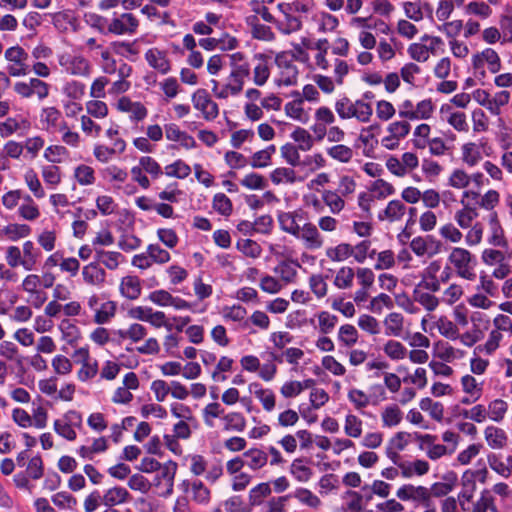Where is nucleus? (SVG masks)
<instances>
[{"label": "nucleus", "mask_w": 512, "mask_h": 512, "mask_svg": "<svg viewBox=\"0 0 512 512\" xmlns=\"http://www.w3.org/2000/svg\"><path fill=\"white\" fill-rule=\"evenodd\" d=\"M52 24L59 32L76 31L78 21L72 11L64 10L52 15Z\"/></svg>", "instance_id": "9"}, {"label": "nucleus", "mask_w": 512, "mask_h": 512, "mask_svg": "<svg viewBox=\"0 0 512 512\" xmlns=\"http://www.w3.org/2000/svg\"><path fill=\"white\" fill-rule=\"evenodd\" d=\"M145 59L148 64L162 74L170 71V63L165 52L152 48L145 53Z\"/></svg>", "instance_id": "11"}, {"label": "nucleus", "mask_w": 512, "mask_h": 512, "mask_svg": "<svg viewBox=\"0 0 512 512\" xmlns=\"http://www.w3.org/2000/svg\"><path fill=\"white\" fill-rule=\"evenodd\" d=\"M401 475L404 478H411L414 475L423 476L428 473L430 465L425 460L417 459L413 462H401L398 464Z\"/></svg>", "instance_id": "13"}, {"label": "nucleus", "mask_w": 512, "mask_h": 512, "mask_svg": "<svg viewBox=\"0 0 512 512\" xmlns=\"http://www.w3.org/2000/svg\"><path fill=\"white\" fill-rule=\"evenodd\" d=\"M159 470L160 472L155 475L151 485L153 484L158 488H162V490L159 492V495L166 498L173 493L177 463L170 460L163 464Z\"/></svg>", "instance_id": "3"}, {"label": "nucleus", "mask_w": 512, "mask_h": 512, "mask_svg": "<svg viewBox=\"0 0 512 512\" xmlns=\"http://www.w3.org/2000/svg\"><path fill=\"white\" fill-rule=\"evenodd\" d=\"M385 354L393 360H400L406 356L407 349L399 341L389 340L384 348Z\"/></svg>", "instance_id": "47"}, {"label": "nucleus", "mask_w": 512, "mask_h": 512, "mask_svg": "<svg viewBox=\"0 0 512 512\" xmlns=\"http://www.w3.org/2000/svg\"><path fill=\"white\" fill-rule=\"evenodd\" d=\"M192 102L194 107L202 112L206 120L210 121L218 116V105L210 99L205 89H198L192 96Z\"/></svg>", "instance_id": "6"}, {"label": "nucleus", "mask_w": 512, "mask_h": 512, "mask_svg": "<svg viewBox=\"0 0 512 512\" xmlns=\"http://www.w3.org/2000/svg\"><path fill=\"white\" fill-rule=\"evenodd\" d=\"M243 458L245 465L248 466L251 470H258L264 467L268 461L267 454L258 448H251L245 451L243 453Z\"/></svg>", "instance_id": "18"}, {"label": "nucleus", "mask_w": 512, "mask_h": 512, "mask_svg": "<svg viewBox=\"0 0 512 512\" xmlns=\"http://www.w3.org/2000/svg\"><path fill=\"white\" fill-rule=\"evenodd\" d=\"M396 496L402 501L411 500L423 505L430 499V491L424 486L405 484L397 490Z\"/></svg>", "instance_id": "7"}, {"label": "nucleus", "mask_w": 512, "mask_h": 512, "mask_svg": "<svg viewBox=\"0 0 512 512\" xmlns=\"http://www.w3.org/2000/svg\"><path fill=\"white\" fill-rule=\"evenodd\" d=\"M67 72L72 75H87L89 72V62L82 56H74Z\"/></svg>", "instance_id": "56"}, {"label": "nucleus", "mask_w": 512, "mask_h": 512, "mask_svg": "<svg viewBox=\"0 0 512 512\" xmlns=\"http://www.w3.org/2000/svg\"><path fill=\"white\" fill-rule=\"evenodd\" d=\"M384 324L386 335L399 336L403 329V316L400 313L392 312L387 315Z\"/></svg>", "instance_id": "30"}, {"label": "nucleus", "mask_w": 512, "mask_h": 512, "mask_svg": "<svg viewBox=\"0 0 512 512\" xmlns=\"http://www.w3.org/2000/svg\"><path fill=\"white\" fill-rule=\"evenodd\" d=\"M61 118V112L55 107L43 108L40 114V122L43 125V128L49 132L59 125V120Z\"/></svg>", "instance_id": "24"}, {"label": "nucleus", "mask_w": 512, "mask_h": 512, "mask_svg": "<svg viewBox=\"0 0 512 512\" xmlns=\"http://www.w3.org/2000/svg\"><path fill=\"white\" fill-rule=\"evenodd\" d=\"M495 499L491 495L490 491L485 489L481 492V496L478 501L474 504L472 512H499L497 506L494 503Z\"/></svg>", "instance_id": "31"}, {"label": "nucleus", "mask_w": 512, "mask_h": 512, "mask_svg": "<svg viewBox=\"0 0 512 512\" xmlns=\"http://www.w3.org/2000/svg\"><path fill=\"white\" fill-rule=\"evenodd\" d=\"M24 179L28 188L36 198H43L45 196V191L37 177V174L32 169L25 173Z\"/></svg>", "instance_id": "52"}, {"label": "nucleus", "mask_w": 512, "mask_h": 512, "mask_svg": "<svg viewBox=\"0 0 512 512\" xmlns=\"http://www.w3.org/2000/svg\"><path fill=\"white\" fill-rule=\"evenodd\" d=\"M115 312L116 303L113 301H107L103 303L98 310H96L94 322L97 324L108 323L109 320L114 317Z\"/></svg>", "instance_id": "37"}, {"label": "nucleus", "mask_w": 512, "mask_h": 512, "mask_svg": "<svg viewBox=\"0 0 512 512\" xmlns=\"http://www.w3.org/2000/svg\"><path fill=\"white\" fill-rule=\"evenodd\" d=\"M271 181L278 185L283 181L287 183H294L296 181V173L291 168L279 167L273 170L270 174Z\"/></svg>", "instance_id": "39"}, {"label": "nucleus", "mask_w": 512, "mask_h": 512, "mask_svg": "<svg viewBox=\"0 0 512 512\" xmlns=\"http://www.w3.org/2000/svg\"><path fill=\"white\" fill-rule=\"evenodd\" d=\"M381 417L384 427H394L402 421L403 414L397 405H390L383 410Z\"/></svg>", "instance_id": "32"}, {"label": "nucleus", "mask_w": 512, "mask_h": 512, "mask_svg": "<svg viewBox=\"0 0 512 512\" xmlns=\"http://www.w3.org/2000/svg\"><path fill=\"white\" fill-rule=\"evenodd\" d=\"M508 410V404L502 399H495L488 405V417L495 421L501 422Z\"/></svg>", "instance_id": "35"}, {"label": "nucleus", "mask_w": 512, "mask_h": 512, "mask_svg": "<svg viewBox=\"0 0 512 512\" xmlns=\"http://www.w3.org/2000/svg\"><path fill=\"white\" fill-rule=\"evenodd\" d=\"M250 393L262 403L263 408L270 412L275 407V395L272 390L262 388L261 384L253 382L249 385Z\"/></svg>", "instance_id": "12"}, {"label": "nucleus", "mask_w": 512, "mask_h": 512, "mask_svg": "<svg viewBox=\"0 0 512 512\" xmlns=\"http://www.w3.org/2000/svg\"><path fill=\"white\" fill-rule=\"evenodd\" d=\"M120 290L124 297L137 299L141 294L140 279L137 276H126L121 280Z\"/></svg>", "instance_id": "19"}, {"label": "nucleus", "mask_w": 512, "mask_h": 512, "mask_svg": "<svg viewBox=\"0 0 512 512\" xmlns=\"http://www.w3.org/2000/svg\"><path fill=\"white\" fill-rule=\"evenodd\" d=\"M327 153L330 157L342 163L349 162L353 157L352 149L343 144H338L328 148Z\"/></svg>", "instance_id": "40"}, {"label": "nucleus", "mask_w": 512, "mask_h": 512, "mask_svg": "<svg viewBox=\"0 0 512 512\" xmlns=\"http://www.w3.org/2000/svg\"><path fill=\"white\" fill-rule=\"evenodd\" d=\"M69 156V151L62 145H51L46 148L44 157L52 163H60Z\"/></svg>", "instance_id": "50"}, {"label": "nucleus", "mask_w": 512, "mask_h": 512, "mask_svg": "<svg viewBox=\"0 0 512 512\" xmlns=\"http://www.w3.org/2000/svg\"><path fill=\"white\" fill-rule=\"evenodd\" d=\"M139 22L132 13H123L114 17L108 25V32L115 35H132L136 32Z\"/></svg>", "instance_id": "5"}, {"label": "nucleus", "mask_w": 512, "mask_h": 512, "mask_svg": "<svg viewBox=\"0 0 512 512\" xmlns=\"http://www.w3.org/2000/svg\"><path fill=\"white\" fill-rule=\"evenodd\" d=\"M323 201L327 206H329L331 212L334 214H338L345 205L344 200L333 191H325L323 193Z\"/></svg>", "instance_id": "54"}, {"label": "nucleus", "mask_w": 512, "mask_h": 512, "mask_svg": "<svg viewBox=\"0 0 512 512\" xmlns=\"http://www.w3.org/2000/svg\"><path fill=\"white\" fill-rule=\"evenodd\" d=\"M294 56L290 52H280L275 57V63L281 69L278 85L292 86L297 83L298 68L293 64Z\"/></svg>", "instance_id": "2"}, {"label": "nucleus", "mask_w": 512, "mask_h": 512, "mask_svg": "<svg viewBox=\"0 0 512 512\" xmlns=\"http://www.w3.org/2000/svg\"><path fill=\"white\" fill-rule=\"evenodd\" d=\"M433 111L431 100H423L417 104L416 110L399 111V116L410 120L422 118L428 119Z\"/></svg>", "instance_id": "23"}, {"label": "nucleus", "mask_w": 512, "mask_h": 512, "mask_svg": "<svg viewBox=\"0 0 512 512\" xmlns=\"http://www.w3.org/2000/svg\"><path fill=\"white\" fill-rule=\"evenodd\" d=\"M280 151L281 156L291 166H298L300 164V155L295 145L286 143L280 148Z\"/></svg>", "instance_id": "62"}, {"label": "nucleus", "mask_w": 512, "mask_h": 512, "mask_svg": "<svg viewBox=\"0 0 512 512\" xmlns=\"http://www.w3.org/2000/svg\"><path fill=\"white\" fill-rule=\"evenodd\" d=\"M444 479L447 481L445 483L443 482H436L434 483L428 490L430 491V498L432 496L434 497H443L448 495L454 488L455 482H456V475L454 473H450L449 475H446Z\"/></svg>", "instance_id": "26"}, {"label": "nucleus", "mask_w": 512, "mask_h": 512, "mask_svg": "<svg viewBox=\"0 0 512 512\" xmlns=\"http://www.w3.org/2000/svg\"><path fill=\"white\" fill-rule=\"evenodd\" d=\"M0 356L14 361L18 368H22L24 357L19 354L18 347L11 341H3L0 344Z\"/></svg>", "instance_id": "27"}, {"label": "nucleus", "mask_w": 512, "mask_h": 512, "mask_svg": "<svg viewBox=\"0 0 512 512\" xmlns=\"http://www.w3.org/2000/svg\"><path fill=\"white\" fill-rule=\"evenodd\" d=\"M82 275L87 284L100 285L105 281L106 272L97 265V262H91L83 267Z\"/></svg>", "instance_id": "16"}, {"label": "nucleus", "mask_w": 512, "mask_h": 512, "mask_svg": "<svg viewBox=\"0 0 512 512\" xmlns=\"http://www.w3.org/2000/svg\"><path fill=\"white\" fill-rule=\"evenodd\" d=\"M319 330L323 334L330 333L337 324L338 318L327 311H322L318 315Z\"/></svg>", "instance_id": "57"}, {"label": "nucleus", "mask_w": 512, "mask_h": 512, "mask_svg": "<svg viewBox=\"0 0 512 512\" xmlns=\"http://www.w3.org/2000/svg\"><path fill=\"white\" fill-rule=\"evenodd\" d=\"M289 496L294 497L301 504H303L309 508H312V509H318L322 504L320 498L316 494H314L309 489L303 488V487L297 488L294 491V493Z\"/></svg>", "instance_id": "21"}, {"label": "nucleus", "mask_w": 512, "mask_h": 512, "mask_svg": "<svg viewBox=\"0 0 512 512\" xmlns=\"http://www.w3.org/2000/svg\"><path fill=\"white\" fill-rule=\"evenodd\" d=\"M40 252L35 249L34 243L30 240L23 244V268L27 271L32 270L36 263Z\"/></svg>", "instance_id": "33"}, {"label": "nucleus", "mask_w": 512, "mask_h": 512, "mask_svg": "<svg viewBox=\"0 0 512 512\" xmlns=\"http://www.w3.org/2000/svg\"><path fill=\"white\" fill-rule=\"evenodd\" d=\"M481 57L488 64V68L491 73H497L500 70V57L494 49L486 48L481 52Z\"/></svg>", "instance_id": "61"}, {"label": "nucleus", "mask_w": 512, "mask_h": 512, "mask_svg": "<svg viewBox=\"0 0 512 512\" xmlns=\"http://www.w3.org/2000/svg\"><path fill=\"white\" fill-rule=\"evenodd\" d=\"M237 248L244 255L257 258L261 253V247L251 239H243L237 242Z\"/></svg>", "instance_id": "59"}, {"label": "nucleus", "mask_w": 512, "mask_h": 512, "mask_svg": "<svg viewBox=\"0 0 512 512\" xmlns=\"http://www.w3.org/2000/svg\"><path fill=\"white\" fill-rule=\"evenodd\" d=\"M139 164L143 170L149 173L153 178H158L162 175V169L159 163L150 156H143L139 160Z\"/></svg>", "instance_id": "63"}, {"label": "nucleus", "mask_w": 512, "mask_h": 512, "mask_svg": "<svg viewBox=\"0 0 512 512\" xmlns=\"http://www.w3.org/2000/svg\"><path fill=\"white\" fill-rule=\"evenodd\" d=\"M306 461L307 460L305 458H296L290 466V473L299 482H308L313 475L312 469L305 465Z\"/></svg>", "instance_id": "25"}, {"label": "nucleus", "mask_w": 512, "mask_h": 512, "mask_svg": "<svg viewBox=\"0 0 512 512\" xmlns=\"http://www.w3.org/2000/svg\"><path fill=\"white\" fill-rule=\"evenodd\" d=\"M274 271L276 274L280 275L281 279L286 283L293 282L297 275V271L293 264L286 261L279 263V265L275 267Z\"/></svg>", "instance_id": "60"}, {"label": "nucleus", "mask_w": 512, "mask_h": 512, "mask_svg": "<svg viewBox=\"0 0 512 512\" xmlns=\"http://www.w3.org/2000/svg\"><path fill=\"white\" fill-rule=\"evenodd\" d=\"M354 249L348 243H341L326 250V256L334 262H341L353 255Z\"/></svg>", "instance_id": "29"}, {"label": "nucleus", "mask_w": 512, "mask_h": 512, "mask_svg": "<svg viewBox=\"0 0 512 512\" xmlns=\"http://www.w3.org/2000/svg\"><path fill=\"white\" fill-rule=\"evenodd\" d=\"M225 430L242 432L246 426V420L241 413L232 412L224 416Z\"/></svg>", "instance_id": "44"}, {"label": "nucleus", "mask_w": 512, "mask_h": 512, "mask_svg": "<svg viewBox=\"0 0 512 512\" xmlns=\"http://www.w3.org/2000/svg\"><path fill=\"white\" fill-rule=\"evenodd\" d=\"M250 75V66L247 62H243L241 66L232 69L229 79L232 83V95H238L244 86V79Z\"/></svg>", "instance_id": "14"}, {"label": "nucleus", "mask_w": 512, "mask_h": 512, "mask_svg": "<svg viewBox=\"0 0 512 512\" xmlns=\"http://www.w3.org/2000/svg\"><path fill=\"white\" fill-rule=\"evenodd\" d=\"M291 137L295 142L299 144V149L302 151H308L313 146V140L312 136L309 134V132L301 127H298L295 129Z\"/></svg>", "instance_id": "51"}, {"label": "nucleus", "mask_w": 512, "mask_h": 512, "mask_svg": "<svg viewBox=\"0 0 512 512\" xmlns=\"http://www.w3.org/2000/svg\"><path fill=\"white\" fill-rule=\"evenodd\" d=\"M212 206L222 216H230L233 211L231 200L224 193H217L213 197Z\"/></svg>", "instance_id": "38"}, {"label": "nucleus", "mask_w": 512, "mask_h": 512, "mask_svg": "<svg viewBox=\"0 0 512 512\" xmlns=\"http://www.w3.org/2000/svg\"><path fill=\"white\" fill-rule=\"evenodd\" d=\"M472 260L473 257L471 253L464 248L456 247L449 255V261L457 269L458 275L468 280H474L476 277V274L472 272V266L470 265Z\"/></svg>", "instance_id": "4"}, {"label": "nucleus", "mask_w": 512, "mask_h": 512, "mask_svg": "<svg viewBox=\"0 0 512 512\" xmlns=\"http://www.w3.org/2000/svg\"><path fill=\"white\" fill-rule=\"evenodd\" d=\"M413 296L414 300L421 304L428 311H434L439 304L437 297L430 293L422 292L418 288L414 290Z\"/></svg>", "instance_id": "41"}, {"label": "nucleus", "mask_w": 512, "mask_h": 512, "mask_svg": "<svg viewBox=\"0 0 512 512\" xmlns=\"http://www.w3.org/2000/svg\"><path fill=\"white\" fill-rule=\"evenodd\" d=\"M31 227L27 224H8L0 230V238L6 236L11 241H17L21 238L29 236Z\"/></svg>", "instance_id": "20"}, {"label": "nucleus", "mask_w": 512, "mask_h": 512, "mask_svg": "<svg viewBox=\"0 0 512 512\" xmlns=\"http://www.w3.org/2000/svg\"><path fill=\"white\" fill-rule=\"evenodd\" d=\"M485 439L492 449H502L507 443L506 432L495 426H487L484 431Z\"/></svg>", "instance_id": "15"}, {"label": "nucleus", "mask_w": 512, "mask_h": 512, "mask_svg": "<svg viewBox=\"0 0 512 512\" xmlns=\"http://www.w3.org/2000/svg\"><path fill=\"white\" fill-rule=\"evenodd\" d=\"M355 273L350 267H342L337 272L334 280L335 286L340 289H346L352 286Z\"/></svg>", "instance_id": "48"}, {"label": "nucleus", "mask_w": 512, "mask_h": 512, "mask_svg": "<svg viewBox=\"0 0 512 512\" xmlns=\"http://www.w3.org/2000/svg\"><path fill=\"white\" fill-rule=\"evenodd\" d=\"M130 498L128 490L124 487H112L102 495V504L108 508L126 503Z\"/></svg>", "instance_id": "10"}, {"label": "nucleus", "mask_w": 512, "mask_h": 512, "mask_svg": "<svg viewBox=\"0 0 512 512\" xmlns=\"http://www.w3.org/2000/svg\"><path fill=\"white\" fill-rule=\"evenodd\" d=\"M278 222L280 228L293 235L294 237L300 236V224L295 221V218L292 216L291 212H280L278 214Z\"/></svg>", "instance_id": "28"}, {"label": "nucleus", "mask_w": 512, "mask_h": 512, "mask_svg": "<svg viewBox=\"0 0 512 512\" xmlns=\"http://www.w3.org/2000/svg\"><path fill=\"white\" fill-rule=\"evenodd\" d=\"M335 110L341 119L356 118L360 122H368L373 114L372 106L363 100L352 102L343 97L335 103Z\"/></svg>", "instance_id": "1"}, {"label": "nucleus", "mask_w": 512, "mask_h": 512, "mask_svg": "<svg viewBox=\"0 0 512 512\" xmlns=\"http://www.w3.org/2000/svg\"><path fill=\"white\" fill-rule=\"evenodd\" d=\"M338 338L346 346L350 347L357 342L358 333L353 325L345 324L340 327Z\"/></svg>", "instance_id": "55"}, {"label": "nucleus", "mask_w": 512, "mask_h": 512, "mask_svg": "<svg viewBox=\"0 0 512 512\" xmlns=\"http://www.w3.org/2000/svg\"><path fill=\"white\" fill-rule=\"evenodd\" d=\"M147 254L149 255L152 264H165L170 261V253L161 248L158 244H149L147 247Z\"/></svg>", "instance_id": "46"}, {"label": "nucleus", "mask_w": 512, "mask_h": 512, "mask_svg": "<svg viewBox=\"0 0 512 512\" xmlns=\"http://www.w3.org/2000/svg\"><path fill=\"white\" fill-rule=\"evenodd\" d=\"M271 493L269 483H260L249 492V501L251 506L260 505L264 498Z\"/></svg>", "instance_id": "42"}, {"label": "nucleus", "mask_w": 512, "mask_h": 512, "mask_svg": "<svg viewBox=\"0 0 512 512\" xmlns=\"http://www.w3.org/2000/svg\"><path fill=\"white\" fill-rule=\"evenodd\" d=\"M305 242L308 249H319L323 245V240L317 229L312 223H304L300 226V236H296Z\"/></svg>", "instance_id": "8"}, {"label": "nucleus", "mask_w": 512, "mask_h": 512, "mask_svg": "<svg viewBox=\"0 0 512 512\" xmlns=\"http://www.w3.org/2000/svg\"><path fill=\"white\" fill-rule=\"evenodd\" d=\"M190 173V166L180 159L165 167V174L169 177L185 179L190 175Z\"/></svg>", "instance_id": "34"}, {"label": "nucleus", "mask_w": 512, "mask_h": 512, "mask_svg": "<svg viewBox=\"0 0 512 512\" xmlns=\"http://www.w3.org/2000/svg\"><path fill=\"white\" fill-rule=\"evenodd\" d=\"M489 226L491 229V237L489 243L494 246L504 247L506 246V240L504 239V232L498 220L496 212H492L489 215Z\"/></svg>", "instance_id": "22"}, {"label": "nucleus", "mask_w": 512, "mask_h": 512, "mask_svg": "<svg viewBox=\"0 0 512 512\" xmlns=\"http://www.w3.org/2000/svg\"><path fill=\"white\" fill-rule=\"evenodd\" d=\"M284 17L285 21L277 22V28L281 33L289 35L293 32L299 31L302 28V21L300 18L294 16L293 14L284 15Z\"/></svg>", "instance_id": "36"}, {"label": "nucleus", "mask_w": 512, "mask_h": 512, "mask_svg": "<svg viewBox=\"0 0 512 512\" xmlns=\"http://www.w3.org/2000/svg\"><path fill=\"white\" fill-rule=\"evenodd\" d=\"M192 499L198 504H207L210 500V490L200 480L192 482Z\"/></svg>", "instance_id": "45"}, {"label": "nucleus", "mask_w": 512, "mask_h": 512, "mask_svg": "<svg viewBox=\"0 0 512 512\" xmlns=\"http://www.w3.org/2000/svg\"><path fill=\"white\" fill-rule=\"evenodd\" d=\"M345 433L353 438L360 437L362 433V421L353 414H348L345 419Z\"/></svg>", "instance_id": "53"}, {"label": "nucleus", "mask_w": 512, "mask_h": 512, "mask_svg": "<svg viewBox=\"0 0 512 512\" xmlns=\"http://www.w3.org/2000/svg\"><path fill=\"white\" fill-rule=\"evenodd\" d=\"M481 158L482 156L476 148L475 143H466L463 145L462 159L468 166H475L481 160Z\"/></svg>", "instance_id": "49"}, {"label": "nucleus", "mask_w": 512, "mask_h": 512, "mask_svg": "<svg viewBox=\"0 0 512 512\" xmlns=\"http://www.w3.org/2000/svg\"><path fill=\"white\" fill-rule=\"evenodd\" d=\"M75 177L80 185H91L95 181L94 170L86 165H79L75 169Z\"/></svg>", "instance_id": "64"}, {"label": "nucleus", "mask_w": 512, "mask_h": 512, "mask_svg": "<svg viewBox=\"0 0 512 512\" xmlns=\"http://www.w3.org/2000/svg\"><path fill=\"white\" fill-rule=\"evenodd\" d=\"M54 431L61 437L67 439L68 441H73L76 439L77 434L73 427L69 422H65L62 419H57L54 421Z\"/></svg>", "instance_id": "58"}, {"label": "nucleus", "mask_w": 512, "mask_h": 512, "mask_svg": "<svg viewBox=\"0 0 512 512\" xmlns=\"http://www.w3.org/2000/svg\"><path fill=\"white\" fill-rule=\"evenodd\" d=\"M51 500L53 504L60 509L73 510L77 505V499L73 495L65 491L54 494Z\"/></svg>", "instance_id": "43"}, {"label": "nucleus", "mask_w": 512, "mask_h": 512, "mask_svg": "<svg viewBox=\"0 0 512 512\" xmlns=\"http://www.w3.org/2000/svg\"><path fill=\"white\" fill-rule=\"evenodd\" d=\"M406 206L400 200H391L387 207L378 214V219L383 221L388 219L390 222L398 221L405 214Z\"/></svg>", "instance_id": "17"}]
</instances>
